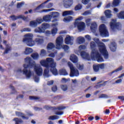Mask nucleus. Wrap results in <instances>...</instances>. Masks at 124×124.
Masks as SVG:
<instances>
[{
    "mask_svg": "<svg viewBox=\"0 0 124 124\" xmlns=\"http://www.w3.org/2000/svg\"><path fill=\"white\" fill-rule=\"evenodd\" d=\"M40 62L42 66H44V67L46 68V69L44 70V76L49 77V68H50V72H51L53 75L55 76L58 75L59 73L58 72V70L56 68V62H55V61L53 58H47L46 60H41Z\"/></svg>",
    "mask_w": 124,
    "mask_h": 124,
    "instance_id": "nucleus-1",
    "label": "nucleus"
},
{
    "mask_svg": "<svg viewBox=\"0 0 124 124\" xmlns=\"http://www.w3.org/2000/svg\"><path fill=\"white\" fill-rule=\"evenodd\" d=\"M25 62L28 64H24L23 67L24 68L23 70L22 69L19 68L17 70V72H19L20 73H23V74L27 77V78H30L31 76V71L29 69V68H31V58L27 57L25 59Z\"/></svg>",
    "mask_w": 124,
    "mask_h": 124,
    "instance_id": "nucleus-2",
    "label": "nucleus"
},
{
    "mask_svg": "<svg viewBox=\"0 0 124 124\" xmlns=\"http://www.w3.org/2000/svg\"><path fill=\"white\" fill-rule=\"evenodd\" d=\"M96 43L98 45L100 53L103 55L106 60H107L109 57V54L108 53V51H107V49H106L105 44L101 42L100 41H99V39H97L96 40Z\"/></svg>",
    "mask_w": 124,
    "mask_h": 124,
    "instance_id": "nucleus-3",
    "label": "nucleus"
},
{
    "mask_svg": "<svg viewBox=\"0 0 124 124\" xmlns=\"http://www.w3.org/2000/svg\"><path fill=\"white\" fill-rule=\"evenodd\" d=\"M56 48L60 50L61 47H62V49L65 51V52H67L69 50V46L66 45H64L62 46V42H63V38L62 36H60L57 37L56 39Z\"/></svg>",
    "mask_w": 124,
    "mask_h": 124,
    "instance_id": "nucleus-4",
    "label": "nucleus"
},
{
    "mask_svg": "<svg viewBox=\"0 0 124 124\" xmlns=\"http://www.w3.org/2000/svg\"><path fill=\"white\" fill-rule=\"evenodd\" d=\"M91 57L93 61H97L98 62H104V60L101 54H99L98 51L96 49H93L91 53Z\"/></svg>",
    "mask_w": 124,
    "mask_h": 124,
    "instance_id": "nucleus-5",
    "label": "nucleus"
},
{
    "mask_svg": "<svg viewBox=\"0 0 124 124\" xmlns=\"http://www.w3.org/2000/svg\"><path fill=\"white\" fill-rule=\"evenodd\" d=\"M51 0H47L46 1H45L43 3L41 4L40 5L38 6L35 9L34 11L36 12H39V10L40 9H42V8H51L52 6H53V3H49L47 5H46L47 2H49Z\"/></svg>",
    "mask_w": 124,
    "mask_h": 124,
    "instance_id": "nucleus-6",
    "label": "nucleus"
},
{
    "mask_svg": "<svg viewBox=\"0 0 124 124\" xmlns=\"http://www.w3.org/2000/svg\"><path fill=\"white\" fill-rule=\"evenodd\" d=\"M99 31L101 36L104 37H108V36H109V32H108V30L106 29L105 24H103L99 26Z\"/></svg>",
    "mask_w": 124,
    "mask_h": 124,
    "instance_id": "nucleus-7",
    "label": "nucleus"
},
{
    "mask_svg": "<svg viewBox=\"0 0 124 124\" xmlns=\"http://www.w3.org/2000/svg\"><path fill=\"white\" fill-rule=\"evenodd\" d=\"M68 65L70 69V77H74L76 76H79V71L74 68L73 64H72L71 62H68Z\"/></svg>",
    "mask_w": 124,
    "mask_h": 124,
    "instance_id": "nucleus-8",
    "label": "nucleus"
},
{
    "mask_svg": "<svg viewBox=\"0 0 124 124\" xmlns=\"http://www.w3.org/2000/svg\"><path fill=\"white\" fill-rule=\"evenodd\" d=\"M23 42L26 43L27 46L31 47V33H27L24 35Z\"/></svg>",
    "mask_w": 124,
    "mask_h": 124,
    "instance_id": "nucleus-9",
    "label": "nucleus"
},
{
    "mask_svg": "<svg viewBox=\"0 0 124 124\" xmlns=\"http://www.w3.org/2000/svg\"><path fill=\"white\" fill-rule=\"evenodd\" d=\"M34 70L37 76H41L43 73V68L40 66H35Z\"/></svg>",
    "mask_w": 124,
    "mask_h": 124,
    "instance_id": "nucleus-10",
    "label": "nucleus"
},
{
    "mask_svg": "<svg viewBox=\"0 0 124 124\" xmlns=\"http://www.w3.org/2000/svg\"><path fill=\"white\" fill-rule=\"evenodd\" d=\"M112 22L110 23V28L112 31H114L115 29H119L120 27V24L116 22V20L115 19L112 20Z\"/></svg>",
    "mask_w": 124,
    "mask_h": 124,
    "instance_id": "nucleus-11",
    "label": "nucleus"
},
{
    "mask_svg": "<svg viewBox=\"0 0 124 124\" xmlns=\"http://www.w3.org/2000/svg\"><path fill=\"white\" fill-rule=\"evenodd\" d=\"M3 44H4L6 46L5 49V51H4L3 54H8L9 52H10V51H11V50H12L11 46H10L9 44H7V41L6 40H3Z\"/></svg>",
    "mask_w": 124,
    "mask_h": 124,
    "instance_id": "nucleus-12",
    "label": "nucleus"
},
{
    "mask_svg": "<svg viewBox=\"0 0 124 124\" xmlns=\"http://www.w3.org/2000/svg\"><path fill=\"white\" fill-rule=\"evenodd\" d=\"M10 18H11L12 21H16L17 19H22V20L24 21H26L28 17H26L22 15H20L17 16H15V15H12L10 16Z\"/></svg>",
    "mask_w": 124,
    "mask_h": 124,
    "instance_id": "nucleus-13",
    "label": "nucleus"
},
{
    "mask_svg": "<svg viewBox=\"0 0 124 124\" xmlns=\"http://www.w3.org/2000/svg\"><path fill=\"white\" fill-rule=\"evenodd\" d=\"M75 24H76V25H77L78 31H83V30L85 29V24L84 22H76Z\"/></svg>",
    "mask_w": 124,
    "mask_h": 124,
    "instance_id": "nucleus-14",
    "label": "nucleus"
},
{
    "mask_svg": "<svg viewBox=\"0 0 124 124\" xmlns=\"http://www.w3.org/2000/svg\"><path fill=\"white\" fill-rule=\"evenodd\" d=\"M44 42V40L43 39L40 38H36L34 41L31 39V46H33L35 45L36 43H38V44H42Z\"/></svg>",
    "mask_w": 124,
    "mask_h": 124,
    "instance_id": "nucleus-15",
    "label": "nucleus"
},
{
    "mask_svg": "<svg viewBox=\"0 0 124 124\" xmlns=\"http://www.w3.org/2000/svg\"><path fill=\"white\" fill-rule=\"evenodd\" d=\"M73 4V0H68L63 3V6L65 8H69Z\"/></svg>",
    "mask_w": 124,
    "mask_h": 124,
    "instance_id": "nucleus-16",
    "label": "nucleus"
},
{
    "mask_svg": "<svg viewBox=\"0 0 124 124\" xmlns=\"http://www.w3.org/2000/svg\"><path fill=\"white\" fill-rule=\"evenodd\" d=\"M64 42L65 44H67V45L69 44H70V45H73V42H72V38H71L69 35L66 37L64 40Z\"/></svg>",
    "mask_w": 124,
    "mask_h": 124,
    "instance_id": "nucleus-17",
    "label": "nucleus"
},
{
    "mask_svg": "<svg viewBox=\"0 0 124 124\" xmlns=\"http://www.w3.org/2000/svg\"><path fill=\"white\" fill-rule=\"evenodd\" d=\"M16 115L17 117H21L23 120H28L29 116H25V114L20 111H16Z\"/></svg>",
    "mask_w": 124,
    "mask_h": 124,
    "instance_id": "nucleus-18",
    "label": "nucleus"
},
{
    "mask_svg": "<svg viewBox=\"0 0 124 124\" xmlns=\"http://www.w3.org/2000/svg\"><path fill=\"white\" fill-rule=\"evenodd\" d=\"M109 48L112 52H116L117 50V44L115 42H111L110 46Z\"/></svg>",
    "mask_w": 124,
    "mask_h": 124,
    "instance_id": "nucleus-19",
    "label": "nucleus"
},
{
    "mask_svg": "<svg viewBox=\"0 0 124 124\" xmlns=\"http://www.w3.org/2000/svg\"><path fill=\"white\" fill-rule=\"evenodd\" d=\"M80 55L83 59H85L86 60H89L90 59V55L86 52V51H81Z\"/></svg>",
    "mask_w": 124,
    "mask_h": 124,
    "instance_id": "nucleus-20",
    "label": "nucleus"
},
{
    "mask_svg": "<svg viewBox=\"0 0 124 124\" xmlns=\"http://www.w3.org/2000/svg\"><path fill=\"white\" fill-rule=\"evenodd\" d=\"M70 59L74 63H77L78 62V57L75 55H71Z\"/></svg>",
    "mask_w": 124,
    "mask_h": 124,
    "instance_id": "nucleus-21",
    "label": "nucleus"
},
{
    "mask_svg": "<svg viewBox=\"0 0 124 124\" xmlns=\"http://www.w3.org/2000/svg\"><path fill=\"white\" fill-rule=\"evenodd\" d=\"M73 14H74V12L72 10L65 11L62 12V16L65 17V16H67V15H72Z\"/></svg>",
    "mask_w": 124,
    "mask_h": 124,
    "instance_id": "nucleus-22",
    "label": "nucleus"
},
{
    "mask_svg": "<svg viewBox=\"0 0 124 124\" xmlns=\"http://www.w3.org/2000/svg\"><path fill=\"white\" fill-rule=\"evenodd\" d=\"M91 30L92 31H95L97 29V24L95 22H93L91 24Z\"/></svg>",
    "mask_w": 124,
    "mask_h": 124,
    "instance_id": "nucleus-23",
    "label": "nucleus"
},
{
    "mask_svg": "<svg viewBox=\"0 0 124 124\" xmlns=\"http://www.w3.org/2000/svg\"><path fill=\"white\" fill-rule=\"evenodd\" d=\"M52 17L50 15H46L43 16V19L45 22H51Z\"/></svg>",
    "mask_w": 124,
    "mask_h": 124,
    "instance_id": "nucleus-24",
    "label": "nucleus"
},
{
    "mask_svg": "<svg viewBox=\"0 0 124 124\" xmlns=\"http://www.w3.org/2000/svg\"><path fill=\"white\" fill-rule=\"evenodd\" d=\"M59 74L60 75H63V76L68 75V73H67V72L65 69H61L59 70Z\"/></svg>",
    "mask_w": 124,
    "mask_h": 124,
    "instance_id": "nucleus-25",
    "label": "nucleus"
},
{
    "mask_svg": "<svg viewBox=\"0 0 124 124\" xmlns=\"http://www.w3.org/2000/svg\"><path fill=\"white\" fill-rule=\"evenodd\" d=\"M13 121L15 122V124H21L24 123V121L22 119L18 118H15L13 119Z\"/></svg>",
    "mask_w": 124,
    "mask_h": 124,
    "instance_id": "nucleus-26",
    "label": "nucleus"
},
{
    "mask_svg": "<svg viewBox=\"0 0 124 124\" xmlns=\"http://www.w3.org/2000/svg\"><path fill=\"white\" fill-rule=\"evenodd\" d=\"M111 10H106L104 13L107 18H111L112 17V14H111Z\"/></svg>",
    "mask_w": 124,
    "mask_h": 124,
    "instance_id": "nucleus-27",
    "label": "nucleus"
},
{
    "mask_svg": "<svg viewBox=\"0 0 124 124\" xmlns=\"http://www.w3.org/2000/svg\"><path fill=\"white\" fill-rule=\"evenodd\" d=\"M55 47L56 46H55L53 43H49L47 44L46 48L49 51L50 50H52V49H54V48H55Z\"/></svg>",
    "mask_w": 124,
    "mask_h": 124,
    "instance_id": "nucleus-28",
    "label": "nucleus"
},
{
    "mask_svg": "<svg viewBox=\"0 0 124 124\" xmlns=\"http://www.w3.org/2000/svg\"><path fill=\"white\" fill-rule=\"evenodd\" d=\"M34 31L35 32H38L39 33H42V32H44L45 31L42 26L38 27L37 28L35 29Z\"/></svg>",
    "mask_w": 124,
    "mask_h": 124,
    "instance_id": "nucleus-29",
    "label": "nucleus"
},
{
    "mask_svg": "<svg viewBox=\"0 0 124 124\" xmlns=\"http://www.w3.org/2000/svg\"><path fill=\"white\" fill-rule=\"evenodd\" d=\"M90 47L92 50V52H93V50H96V49H95V48L96 47V44H95V42H91L90 43Z\"/></svg>",
    "mask_w": 124,
    "mask_h": 124,
    "instance_id": "nucleus-30",
    "label": "nucleus"
},
{
    "mask_svg": "<svg viewBox=\"0 0 124 124\" xmlns=\"http://www.w3.org/2000/svg\"><path fill=\"white\" fill-rule=\"evenodd\" d=\"M31 58L33 60H38L39 59V54L37 52L32 53Z\"/></svg>",
    "mask_w": 124,
    "mask_h": 124,
    "instance_id": "nucleus-31",
    "label": "nucleus"
},
{
    "mask_svg": "<svg viewBox=\"0 0 124 124\" xmlns=\"http://www.w3.org/2000/svg\"><path fill=\"white\" fill-rule=\"evenodd\" d=\"M73 20V17L71 16H68L67 17H66L63 18V22H70L71 21H72Z\"/></svg>",
    "mask_w": 124,
    "mask_h": 124,
    "instance_id": "nucleus-32",
    "label": "nucleus"
},
{
    "mask_svg": "<svg viewBox=\"0 0 124 124\" xmlns=\"http://www.w3.org/2000/svg\"><path fill=\"white\" fill-rule=\"evenodd\" d=\"M120 4V0H113L111 6L112 7H116Z\"/></svg>",
    "mask_w": 124,
    "mask_h": 124,
    "instance_id": "nucleus-33",
    "label": "nucleus"
},
{
    "mask_svg": "<svg viewBox=\"0 0 124 124\" xmlns=\"http://www.w3.org/2000/svg\"><path fill=\"white\" fill-rule=\"evenodd\" d=\"M31 53V47H26L25 50L24 51V54L25 55H30Z\"/></svg>",
    "mask_w": 124,
    "mask_h": 124,
    "instance_id": "nucleus-34",
    "label": "nucleus"
},
{
    "mask_svg": "<svg viewBox=\"0 0 124 124\" xmlns=\"http://www.w3.org/2000/svg\"><path fill=\"white\" fill-rule=\"evenodd\" d=\"M121 70H123V66H122L119 67V68H118L115 70H114L112 72L109 73L108 74V75L111 76V75H112V74H113V73H115V72H118V71H121Z\"/></svg>",
    "mask_w": 124,
    "mask_h": 124,
    "instance_id": "nucleus-35",
    "label": "nucleus"
},
{
    "mask_svg": "<svg viewBox=\"0 0 124 124\" xmlns=\"http://www.w3.org/2000/svg\"><path fill=\"white\" fill-rule=\"evenodd\" d=\"M42 27L43 29V30L45 31V30H47V29L50 27V25L48 23H43L42 24Z\"/></svg>",
    "mask_w": 124,
    "mask_h": 124,
    "instance_id": "nucleus-36",
    "label": "nucleus"
},
{
    "mask_svg": "<svg viewBox=\"0 0 124 124\" xmlns=\"http://www.w3.org/2000/svg\"><path fill=\"white\" fill-rule=\"evenodd\" d=\"M117 17L119 19H124V11H121L117 14Z\"/></svg>",
    "mask_w": 124,
    "mask_h": 124,
    "instance_id": "nucleus-37",
    "label": "nucleus"
},
{
    "mask_svg": "<svg viewBox=\"0 0 124 124\" xmlns=\"http://www.w3.org/2000/svg\"><path fill=\"white\" fill-rule=\"evenodd\" d=\"M10 88L12 89V92L10 93V94H15V93H17V91L16 90H15L14 86H12V85H10Z\"/></svg>",
    "mask_w": 124,
    "mask_h": 124,
    "instance_id": "nucleus-38",
    "label": "nucleus"
},
{
    "mask_svg": "<svg viewBox=\"0 0 124 124\" xmlns=\"http://www.w3.org/2000/svg\"><path fill=\"white\" fill-rule=\"evenodd\" d=\"M78 42L79 44H83L85 42V38L83 37H78Z\"/></svg>",
    "mask_w": 124,
    "mask_h": 124,
    "instance_id": "nucleus-39",
    "label": "nucleus"
},
{
    "mask_svg": "<svg viewBox=\"0 0 124 124\" xmlns=\"http://www.w3.org/2000/svg\"><path fill=\"white\" fill-rule=\"evenodd\" d=\"M66 108V107L64 106H60V107H54V110H59V111H62V110H64Z\"/></svg>",
    "mask_w": 124,
    "mask_h": 124,
    "instance_id": "nucleus-40",
    "label": "nucleus"
},
{
    "mask_svg": "<svg viewBox=\"0 0 124 124\" xmlns=\"http://www.w3.org/2000/svg\"><path fill=\"white\" fill-rule=\"evenodd\" d=\"M53 18H58L60 16V13L58 12H52Z\"/></svg>",
    "mask_w": 124,
    "mask_h": 124,
    "instance_id": "nucleus-41",
    "label": "nucleus"
},
{
    "mask_svg": "<svg viewBox=\"0 0 124 124\" xmlns=\"http://www.w3.org/2000/svg\"><path fill=\"white\" fill-rule=\"evenodd\" d=\"M59 118V116L53 115V116H50L49 117L48 120H51L52 121H54L55 120H58Z\"/></svg>",
    "mask_w": 124,
    "mask_h": 124,
    "instance_id": "nucleus-42",
    "label": "nucleus"
},
{
    "mask_svg": "<svg viewBox=\"0 0 124 124\" xmlns=\"http://www.w3.org/2000/svg\"><path fill=\"white\" fill-rule=\"evenodd\" d=\"M31 31V28H25L20 30L21 32H30V31Z\"/></svg>",
    "mask_w": 124,
    "mask_h": 124,
    "instance_id": "nucleus-43",
    "label": "nucleus"
},
{
    "mask_svg": "<svg viewBox=\"0 0 124 124\" xmlns=\"http://www.w3.org/2000/svg\"><path fill=\"white\" fill-rule=\"evenodd\" d=\"M61 88L63 92H65L66 91H67V89H68V87H67V85H61Z\"/></svg>",
    "mask_w": 124,
    "mask_h": 124,
    "instance_id": "nucleus-44",
    "label": "nucleus"
},
{
    "mask_svg": "<svg viewBox=\"0 0 124 124\" xmlns=\"http://www.w3.org/2000/svg\"><path fill=\"white\" fill-rule=\"evenodd\" d=\"M82 6L81 4H78V5H76L75 7V10L77 11L78 10H81L82 9Z\"/></svg>",
    "mask_w": 124,
    "mask_h": 124,
    "instance_id": "nucleus-45",
    "label": "nucleus"
},
{
    "mask_svg": "<svg viewBox=\"0 0 124 124\" xmlns=\"http://www.w3.org/2000/svg\"><path fill=\"white\" fill-rule=\"evenodd\" d=\"M46 54L47 53L46 52V50H45V49H43L41 50V52H40L41 57H45Z\"/></svg>",
    "mask_w": 124,
    "mask_h": 124,
    "instance_id": "nucleus-46",
    "label": "nucleus"
},
{
    "mask_svg": "<svg viewBox=\"0 0 124 124\" xmlns=\"http://www.w3.org/2000/svg\"><path fill=\"white\" fill-rule=\"evenodd\" d=\"M93 69L95 72H98L99 71V66L98 65H93Z\"/></svg>",
    "mask_w": 124,
    "mask_h": 124,
    "instance_id": "nucleus-47",
    "label": "nucleus"
},
{
    "mask_svg": "<svg viewBox=\"0 0 124 124\" xmlns=\"http://www.w3.org/2000/svg\"><path fill=\"white\" fill-rule=\"evenodd\" d=\"M31 100H36L37 101H41V99H40V97H37V96H32Z\"/></svg>",
    "mask_w": 124,
    "mask_h": 124,
    "instance_id": "nucleus-48",
    "label": "nucleus"
},
{
    "mask_svg": "<svg viewBox=\"0 0 124 124\" xmlns=\"http://www.w3.org/2000/svg\"><path fill=\"white\" fill-rule=\"evenodd\" d=\"M58 31V29L57 28H53L52 30H51V34H52V35H55L57 34V32Z\"/></svg>",
    "mask_w": 124,
    "mask_h": 124,
    "instance_id": "nucleus-49",
    "label": "nucleus"
},
{
    "mask_svg": "<svg viewBox=\"0 0 124 124\" xmlns=\"http://www.w3.org/2000/svg\"><path fill=\"white\" fill-rule=\"evenodd\" d=\"M45 108L46 110H54L55 107H50L49 106H45Z\"/></svg>",
    "mask_w": 124,
    "mask_h": 124,
    "instance_id": "nucleus-50",
    "label": "nucleus"
},
{
    "mask_svg": "<svg viewBox=\"0 0 124 124\" xmlns=\"http://www.w3.org/2000/svg\"><path fill=\"white\" fill-rule=\"evenodd\" d=\"M37 25H38V23H37V21H31V26L32 27H37Z\"/></svg>",
    "mask_w": 124,
    "mask_h": 124,
    "instance_id": "nucleus-51",
    "label": "nucleus"
},
{
    "mask_svg": "<svg viewBox=\"0 0 124 124\" xmlns=\"http://www.w3.org/2000/svg\"><path fill=\"white\" fill-rule=\"evenodd\" d=\"M51 90L52 92H57V91H58V87L57 86V85H54L51 88Z\"/></svg>",
    "mask_w": 124,
    "mask_h": 124,
    "instance_id": "nucleus-52",
    "label": "nucleus"
},
{
    "mask_svg": "<svg viewBox=\"0 0 124 124\" xmlns=\"http://www.w3.org/2000/svg\"><path fill=\"white\" fill-rule=\"evenodd\" d=\"M54 8L49 9H45L41 11V12H49L54 10Z\"/></svg>",
    "mask_w": 124,
    "mask_h": 124,
    "instance_id": "nucleus-53",
    "label": "nucleus"
},
{
    "mask_svg": "<svg viewBox=\"0 0 124 124\" xmlns=\"http://www.w3.org/2000/svg\"><path fill=\"white\" fill-rule=\"evenodd\" d=\"M91 12L90 10L88 11H85L83 14V15H84L85 16H87V15H90V14H91Z\"/></svg>",
    "mask_w": 124,
    "mask_h": 124,
    "instance_id": "nucleus-54",
    "label": "nucleus"
},
{
    "mask_svg": "<svg viewBox=\"0 0 124 124\" xmlns=\"http://www.w3.org/2000/svg\"><path fill=\"white\" fill-rule=\"evenodd\" d=\"M90 0H82V3H83V4H88V3H89V2H90Z\"/></svg>",
    "mask_w": 124,
    "mask_h": 124,
    "instance_id": "nucleus-55",
    "label": "nucleus"
},
{
    "mask_svg": "<svg viewBox=\"0 0 124 124\" xmlns=\"http://www.w3.org/2000/svg\"><path fill=\"white\" fill-rule=\"evenodd\" d=\"M98 65L99 66V68H101V69H104L105 67L104 63L99 64Z\"/></svg>",
    "mask_w": 124,
    "mask_h": 124,
    "instance_id": "nucleus-56",
    "label": "nucleus"
},
{
    "mask_svg": "<svg viewBox=\"0 0 124 124\" xmlns=\"http://www.w3.org/2000/svg\"><path fill=\"white\" fill-rule=\"evenodd\" d=\"M35 82H39V77L38 76H35L34 77Z\"/></svg>",
    "mask_w": 124,
    "mask_h": 124,
    "instance_id": "nucleus-57",
    "label": "nucleus"
},
{
    "mask_svg": "<svg viewBox=\"0 0 124 124\" xmlns=\"http://www.w3.org/2000/svg\"><path fill=\"white\" fill-rule=\"evenodd\" d=\"M23 5H24V2L17 3V8H20V7H22Z\"/></svg>",
    "mask_w": 124,
    "mask_h": 124,
    "instance_id": "nucleus-58",
    "label": "nucleus"
},
{
    "mask_svg": "<svg viewBox=\"0 0 124 124\" xmlns=\"http://www.w3.org/2000/svg\"><path fill=\"white\" fill-rule=\"evenodd\" d=\"M86 48V46L83 45H81L79 46V49H80V50H85Z\"/></svg>",
    "mask_w": 124,
    "mask_h": 124,
    "instance_id": "nucleus-59",
    "label": "nucleus"
},
{
    "mask_svg": "<svg viewBox=\"0 0 124 124\" xmlns=\"http://www.w3.org/2000/svg\"><path fill=\"white\" fill-rule=\"evenodd\" d=\"M55 115H59V116L63 115V111H56L55 112Z\"/></svg>",
    "mask_w": 124,
    "mask_h": 124,
    "instance_id": "nucleus-60",
    "label": "nucleus"
},
{
    "mask_svg": "<svg viewBox=\"0 0 124 124\" xmlns=\"http://www.w3.org/2000/svg\"><path fill=\"white\" fill-rule=\"evenodd\" d=\"M54 84V80H50L47 82V85L48 86H52Z\"/></svg>",
    "mask_w": 124,
    "mask_h": 124,
    "instance_id": "nucleus-61",
    "label": "nucleus"
},
{
    "mask_svg": "<svg viewBox=\"0 0 124 124\" xmlns=\"http://www.w3.org/2000/svg\"><path fill=\"white\" fill-rule=\"evenodd\" d=\"M43 21L44 20L42 19L36 20L37 23H38V25H39L40 24H41V23H43Z\"/></svg>",
    "mask_w": 124,
    "mask_h": 124,
    "instance_id": "nucleus-62",
    "label": "nucleus"
},
{
    "mask_svg": "<svg viewBox=\"0 0 124 124\" xmlns=\"http://www.w3.org/2000/svg\"><path fill=\"white\" fill-rule=\"evenodd\" d=\"M78 69L79 70H83V69H84V66L79 64Z\"/></svg>",
    "mask_w": 124,
    "mask_h": 124,
    "instance_id": "nucleus-63",
    "label": "nucleus"
},
{
    "mask_svg": "<svg viewBox=\"0 0 124 124\" xmlns=\"http://www.w3.org/2000/svg\"><path fill=\"white\" fill-rule=\"evenodd\" d=\"M48 57H50V58H54L55 53H51L50 54L48 55Z\"/></svg>",
    "mask_w": 124,
    "mask_h": 124,
    "instance_id": "nucleus-64",
    "label": "nucleus"
}]
</instances>
